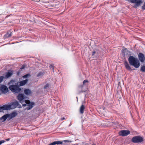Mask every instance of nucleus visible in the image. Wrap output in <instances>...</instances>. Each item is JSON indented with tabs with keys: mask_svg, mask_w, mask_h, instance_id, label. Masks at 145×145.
<instances>
[{
	"mask_svg": "<svg viewBox=\"0 0 145 145\" xmlns=\"http://www.w3.org/2000/svg\"><path fill=\"white\" fill-rule=\"evenodd\" d=\"M128 61L130 64L134 66L136 68L139 67L140 64L138 60L133 56H130L128 59Z\"/></svg>",
	"mask_w": 145,
	"mask_h": 145,
	"instance_id": "nucleus-1",
	"label": "nucleus"
},
{
	"mask_svg": "<svg viewBox=\"0 0 145 145\" xmlns=\"http://www.w3.org/2000/svg\"><path fill=\"white\" fill-rule=\"evenodd\" d=\"M26 97L23 94H19L17 96V99L19 102L21 103H23L24 102L27 104H29L30 101L29 100H26Z\"/></svg>",
	"mask_w": 145,
	"mask_h": 145,
	"instance_id": "nucleus-2",
	"label": "nucleus"
},
{
	"mask_svg": "<svg viewBox=\"0 0 145 145\" xmlns=\"http://www.w3.org/2000/svg\"><path fill=\"white\" fill-rule=\"evenodd\" d=\"M9 88V89L13 92L18 93L20 92L21 90L19 86L16 85H12L10 86Z\"/></svg>",
	"mask_w": 145,
	"mask_h": 145,
	"instance_id": "nucleus-3",
	"label": "nucleus"
},
{
	"mask_svg": "<svg viewBox=\"0 0 145 145\" xmlns=\"http://www.w3.org/2000/svg\"><path fill=\"white\" fill-rule=\"evenodd\" d=\"M143 138L139 136H136L132 138V141L135 143H139L143 141Z\"/></svg>",
	"mask_w": 145,
	"mask_h": 145,
	"instance_id": "nucleus-4",
	"label": "nucleus"
},
{
	"mask_svg": "<svg viewBox=\"0 0 145 145\" xmlns=\"http://www.w3.org/2000/svg\"><path fill=\"white\" fill-rule=\"evenodd\" d=\"M129 1L131 3L135 4L133 6L135 8L139 7L143 2V1L142 0H129Z\"/></svg>",
	"mask_w": 145,
	"mask_h": 145,
	"instance_id": "nucleus-5",
	"label": "nucleus"
},
{
	"mask_svg": "<svg viewBox=\"0 0 145 145\" xmlns=\"http://www.w3.org/2000/svg\"><path fill=\"white\" fill-rule=\"evenodd\" d=\"M130 133V131L127 130H121L119 132V134L120 136H125L129 134Z\"/></svg>",
	"mask_w": 145,
	"mask_h": 145,
	"instance_id": "nucleus-6",
	"label": "nucleus"
},
{
	"mask_svg": "<svg viewBox=\"0 0 145 145\" xmlns=\"http://www.w3.org/2000/svg\"><path fill=\"white\" fill-rule=\"evenodd\" d=\"M10 105H11V109H14L16 107H21V106L20 105L19 103L16 101L12 103Z\"/></svg>",
	"mask_w": 145,
	"mask_h": 145,
	"instance_id": "nucleus-7",
	"label": "nucleus"
},
{
	"mask_svg": "<svg viewBox=\"0 0 145 145\" xmlns=\"http://www.w3.org/2000/svg\"><path fill=\"white\" fill-rule=\"evenodd\" d=\"M0 91L3 93H6L8 91V89L6 86L2 85L0 87Z\"/></svg>",
	"mask_w": 145,
	"mask_h": 145,
	"instance_id": "nucleus-8",
	"label": "nucleus"
},
{
	"mask_svg": "<svg viewBox=\"0 0 145 145\" xmlns=\"http://www.w3.org/2000/svg\"><path fill=\"white\" fill-rule=\"evenodd\" d=\"M8 114L9 117L8 120H9L12 118L16 116L17 115L18 113L16 112H14L10 114Z\"/></svg>",
	"mask_w": 145,
	"mask_h": 145,
	"instance_id": "nucleus-9",
	"label": "nucleus"
},
{
	"mask_svg": "<svg viewBox=\"0 0 145 145\" xmlns=\"http://www.w3.org/2000/svg\"><path fill=\"white\" fill-rule=\"evenodd\" d=\"M138 57L140 61L142 62H143L145 60V57L144 55L142 53H139Z\"/></svg>",
	"mask_w": 145,
	"mask_h": 145,
	"instance_id": "nucleus-10",
	"label": "nucleus"
},
{
	"mask_svg": "<svg viewBox=\"0 0 145 145\" xmlns=\"http://www.w3.org/2000/svg\"><path fill=\"white\" fill-rule=\"evenodd\" d=\"M1 108L2 110H8L11 109V105H4Z\"/></svg>",
	"mask_w": 145,
	"mask_h": 145,
	"instance_id": "nucleus-11",
	"label": "nucleus"
},
{
	"mask_svg": "<svg viewBox=\"0 0 145 145\" xmlns=\"http://www.w3.org/2000/svg\"><path fill=\"white\" fill-rule=\"evenodd\" d=\"M22 106L24 107L27 106V107L25 109L27 110H30L33 107V105L32 104H30L28 105H27L25 104H22Z\"/></svg>",
	"mask_w": 145,
	"mask_h": 145,
	"instance_id": "nucleus-12",
	"label": "nucleus"
},
{
	"mask_svg": "<svg viewBox=\"0 0 145 145\" xmlns=\"http://www.w3.org/2000/svg\"><path fill=\"white\" fill-rule=\"evenodd\" d=\"M7 118H8V119H9V117L8 114H5L2 116L1 118V120H3L2 121H4Z\"/></svg>",
	"mask_w": 145,
	"mask_h": 145,
	"instance_id": "nucleus-13",
	"label": "nucleus"
},
{
	"mask_svg": "<svg viewBox=\"0 0 145 145\" xmlns=\"http://www.w3.org/2000/svg\"><path fill=\"white\" fill-rule=\"evenodd\" d=\"M13 74V72L12 71H9L6 74L5 76V78H8L11 76Z\"/></svg>",
	"mask_w": 145,
	"mask_h": 145,
	"instance_id": "nucleus-14",
	"label": "nucleus"
},
{
	"mask_svg": "<svg viewBox=\"0 0 145 145\" xmlns=\"http://www.w3.org/2000/svg\"><path fill=\"white\" fill-rule=\"evenodd\" d=\"M28 79H26L25 80H22L20 82V85L21 86L25 85L28 82Z\"/></svg>",
	"mask_w": 145,
	"mask_h": 145,
	"instance_id": "nucleus-15",
	"label": "nucleus"
},
{
	"mask_svg": "<svg viewBox=\"0 0 145 145\" xmlns=\"http://www.w3.org/2000/svg\"><path fill=\"white\" fill-rule=\"evenodd\" d=\"M124 65L126 68L128 70H131V68L128 64V62L127 61H125L124 62Z\"/></svg>",
	"mask_w": 145,
	"mask_h": 145,
	"instance_id": "nucleus-16",
	"label": "nucleus"
},
{
	"mask_svg": "<svg viewBox=\"0 0 145 145\" xmlns=\"http://www.w3.org/2000/svg\"><path fill=\"white\" fill-rule=\"evenodd\" d=\"M84 106L82 105L80 106V112L81 114H83L84 113Z\"/></svg>",
	"mask_w": 145,
	"mask_h": 145,
	"instance_id": "nucleus-17",
	"label": "nucleus"
},
{
	"mask_svg": "<svg viewBox=\"0 0 145 145\" xmlns=\"http://www.w3.org/2000/svg\"><path fill=\"white\" fill-rule=\"evenodd\" d=\"M12 32L9 31H8L7 33L5 35V36L6 38H8L10 37L12 35Z\"/></svg>",
	"mask_w": 145,
	"mask_h": 145,
	"instance_id": "nucleus-18",
	"label": "nucleus"
},
{
	"mask_svg": "<svg viewBox=\"0 0 145 145\" xmlns=\"http://www.w3.org/2000/svg\"><path fill=\"white\" fill-rule=\"evenodd\" d=\"M24 92L25 94L27 95H29L31 93V91L28 89L24 90Z\"/></svg>",
	"mask_w": 145,
	"mask_h": 145,
	"instance_id": "nucleus-19",
	"label": "nucleus"
},
{
	"mask_svg": "<svg viewBox=\"0 0 145 145\" xmlns=\"http://www.w3.org/2000/svg\"><path fill=\"white\" fill-rule=\"evenodd\" d=\"M140 70L142 72H145V65L142 66L141 67Z\"/></svg>",
	"mask_w": 145,
	"mask_h": 145,
	"instance_id": "nucleus-20",
	"label": "nucleus"
},
{
	"mask_svg": "<svg viewBox=\"0 0 145 145\" xmlns=\"http://www.w3.org/2000/svg\"><path fill=\"white\" fill-rule=\"evenodd\" d=\"M49 87V84H46L44 87V89H46L48 88Z\"/></svg>",
	"mask_w": 145,
	"mask_h": 145,
	"instance_id": "nucleus-21",
	"label": "nucleus"
},
{
	"mask_svg": "<svg viewBox=\"0 0 145 145\" xmlns=\"http://www.w3.org/2000/svg\"><path fill=\"white\" fill-rule=\"evenodd\" d=\"M4 77L3 76H0V83L3 81Z\"/></svg>",
	"mask_w": 145,
	"mask_h": 145,
	"instance_id": "nucleus-22",
	"label": "nucleus"
},
{
	"mask_svg": "<svg viewBox=\"0 0 145 145\" xmlns=\"http://www.w3.org/2000/svg\"><path fill=\"white\" fill-rule=\"evenodd\" d=\"M30 76V75L29 74H26L23 77L24 78H27L28 76Z\"/></svg>",
	"mask_w": 145,
	"mask_h": 145,
	"instance_id": "nucleus-23",
	"label": "nucleus"
},
{
	"mask_svg": "<svg viewBox=\"0 0 145 145\" xmlns=\"http://www.w3.org/2000/svg\"><path fill=\"white\" fill-rule=\"evenodd\" d=\"M42 75V73L41 72H39L37 75V76L39 77L41 76Z\"/></svg>",
	"mask_w": 145,
	"mask_h": 145,
	"instance_id": "nucleus-24",
	"label": "nucleus"
},
{
	"mask_svg": "<svg viewBox=\"0 0 145 145\" xmlns=\"http://www.w3.org/2000/svg\"><path fill=\"white\" fill-rule=\"evenodd\" d=\"M71 141L69 140H65L63 141V142H71Z\"/></svg>",
	"mask_w": 145,
	"mask_h": 145,
	"instance_id": "nucleus-25",
	"label": "nucleus"
},
{
	"mask_svg": "<svg viewBox=\"0 0 145 145\" xmlns=\"http://www.w3.org/2000/svg\"><path fill=\"white\" fill-rule=\"evenodd\" d=\"M5 141L3 140L0 141V145L2 143H3L5 142Z\"/></svg>",
	"mask_w": 145,
	"mask_h": 145,
	"instance_id": "nucleus-26",
	"label": "nucleus"
},
{
	"mask_svg": "<svg viewBox=\"0 0 145 145\" xmlns=\"http://www.w3.org/2000/svg\"><path fill=\"white\" fill-rule=\"evenodd\" d=\"M88 80H85L83 82V84H84L86 83V82H88Z\"/></svg>",
	"mask_w": 145,
	"mask_h": 145,
	"instance_id": "nucleus-27",
	"label": "nucleus"
},
{
	"mask_svg": "<svg viewBox=\"0 0 145 145\" xmlns=\"http://www.w3.org/2000/svg\"><path fill=\"white\" fill-rule=\"evenodd\" d=\"M25 68V66L24 65H23L22 66V67L20 68V69H24Z\"/></svg>",
	"mask_w": 145,
	"mask_h": 145,
	"instance_id": "nucleus-28",
	"label": "nucleus"
},
{
	"mask_svg": "<svg viewBox=\"0 0 145 145\" xmlns=\"http://www.w3.org/2000/svg\"><path fill=\"white\" fill-rule=\"evenodd\" d=\"M96 53V52L95 51H93L92 52V56H93L94 55V54Z\"/></svg>",
	"mask_w": 145,
	"mask_h": 145,
	"instance_id": "nucleus-29",
	"label": "nucleus"
},
{
	"mask_svg": "<svg viewBox=\"0 0 145 145\" xmlns=\"http://www.w3.org/2000/svg\"><path fill=\"white\" fill-rule=\"evenodd\" d=\"M50 67H51L52 68V69H54V68H53V65H51L50 66Z\"/></svg>",
	"mask_w": 145,
	"mask_h": 145,
	"instance_id": "nucleus-30",
	"label": "nucleus"
},
{
	"mask_svg": "<svg viewBox=\"0 0 145 145\" xmlns=\"http://www.w3.org/2000/svg\"><path fill=\"white\" fill-rule=\"evenodd\" d=\"M65 119V118L64 117H63V118H61V120H64Z\"/></svg>",
	"mask_w": 145,
	"mask_h": 145,
	"instance_id": "nucleus-31",
	"label": "nucleus"
},
{
	"mask_svg": "<svg viewBox=\"0 0 145 145\" xmlns=\"http://www.w3.org/2000/svg\"><path fill=\"white\" fill-rule=\"evenodd\" d=\"M2 111V109L1 107H0V112H1Z\"/></svg>",
	"mask_w": 145,
	"mask_h": 145,
	"instance_id": "nucleus-32",
	"label": "nucleus"
},
{
	"mask_svg": "<svg viewBox=\"0 0 145 145\" xmlns=\"http://www.w3.org/2000/svg\"><path fill=\"white\" fill-rule=\"evenodd\" d=\"M10 138H8V139H6V140H7V141H9L10 140Z\"/></svg>",
	"mask_w": 145,
	"mask_h": 145,
	"instance_id": "nucleus-33",
	"label": "nucleus"
},
{
	"mask_svg": "<svg viewBox=\"0 0 145 145\" xmlns=\"http://www.w3.org/2000/svg\"><path fill=\"white\" fill-rule=\"evenodd\" d=\"M125 51H128L127 50V49H125Z\"/></svg>",
	"mask_w": 145,
	"mask_h": 145,
	"instance_id": "nucleus-34",
	"label": "nucleus"
},
{
	"mask_svg": "<svg viewBox=\"0 0 145 145\" xmlns=\"http://www.w3.org/2000/svg\"><path fill=\"white\" fill-rule=\"evenodd\" d=\"M83 85H82V86H81V88H82V87H83Z\"/></svg>",
	"mask_w": 145,
	"mask_h": 145,
	"instance_id": "nucleus-35",
	"label": "nucleus"
},
{
	"mask_svg": "<svg viewBox=\"0 0 145 145\" xmlns=\"http://www.w3.org/2000/svg\"><path fill=\"white\" fill-rule=\"evenodd\" d=\"M92 145H96L95 144H93Z\"/></svg>",
	"mask_w": 145,
	"mask_h": 145,
	"instance_id": "nucleus-36",
	"label": "nucleus"
},
{
	"mask_svg": "<svg viewBox=\"0 0 145 145\" xmlns=\"http://www.w3.org/2000/svg\"><path fill=\"white\" fill-rule=\"evenodd\" d=\"M71 125V123H70V125H69V126H70Z\"/></svg>",
	"mask_w": 145,
	"mask_h": 145,
	"instance_id": "nucleus-37",
	"label": "nucleus"
}]
</instances>
